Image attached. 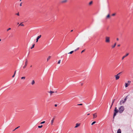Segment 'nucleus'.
Segmentation results:
<instances>
[{
  "label": "nucleus",
  "instance_id": "f257e3e1",
  "mask_svg": "<svg viewBox=\"0 0 133 133\" xmlns=\"http://www.w3.org/2000/svg\"><path fill=\"white\" fill-rule=\"evenodd\" d=\"M105 42L107 43H109L110 42V38L108 36H106L105 38Z\"/></svg>",
  "mask_w": 133,
  "mask_h": 133
},
{
  "label": "nucleus",
  "instance_id": "f03ea898",
  "mask_svg": "<svg viewBox=\"0 0 133 133\" xmlns=\"http://www.w3.org/2000/svg\"><path fill=\"white\" fill-rule=\"evenodd\" d=\"M124 110V107L123 106H121L119 109V111L120 113H121Z\"/></svg>",
  "mask_w": 133,
  "mask_h": 133
},
{
  "label": "nucleus",
  "instance_id": "7ed1b4c3",
  "mask_svg": "<svg viewBox=\"0 0 133 133\" xmlns=\"http://www.w3.org/2000/svg\"><path fill=\"white\" fill-rule=\"evenodd\" d=\"M118 111L119 110H118L117 109V108L115 107L114 109V114L113 118H114L115 116H116L117 113Z\"/></svg>",
  "mask_w": 133,
  "mask_h": 133
},
{
  "label": "nucleus",
  "instance_id": "20e7f679",
  "mask_svg": "<svg viewBox=\"0 0 133 133\" xmlns=\"http://www.w3.org/2000/svg\"><path fill=\"white\" fill-rule=\"evenodd\" d=\"M121 73V72H120L118 74H117V75H115V79L116 80H118L119 79V75Z\"/></svg>",
  "mask_w": 133,
  "mask_h": 133
},
{
  "label": "nucleus",
  "instance_id": "39448f33",
  "mask_svg": "<svg viewBox=\"0 0 133 133\" xmlns=\"http://www.w3.org/2000/svg\"><path fill=\"white\" fill-rule=\"evenodd\" d=\"M68 0H63L60 2V3L61 4L65 3L67 2Z\"/></svg>",
  "mask_w": 133,
  "mask_h": 133
},
{
  "label": "nucleus",
  "instance_id": "423d86ee",
  "mask_svg": "<svg viewBox=\"0 0 133 133\" xmlns=\"http://www.w3.org/2000/svg\"><path fill=\"white\" fill-rule=\"evenodd\" d=\"M93 118L94 119L96 118L97 117V113H95L93 114Z\"/></svg>",
  "mask_w": 133,
  "mask_h": 133
},
{
  "label": "nucleus",
  "instance_id": "0eeeda50",
  "mask_svg": "<svg viewBox=\"0 0 133 133\" xmlns=\"http://www.w3.org/2000/svg\"><path fill=\"white\" fill-rule=\"evenodd\" d=\"M126 100H127V99H126V98L124 99V101H123V100H122L121 102H120V105H121L122 104L121 102H122V103H124L125 102V101H126Z\"/></svg>",
  "mask_w": 133,
  "mask_h": 133
},
{
  "label": "nucleus",
  "instance_id": "6e6552de",
  "mask_svg": "<svg viewBox=\"0 0 133 133\" xmlns=\"http://www.w3.org/2000/svg\"><path fill=\"white\" fill-rule=\"evenodd\" d=\"M48 93H49L50 94V96H52V95L54 93V92L52 91H48Z\"/></svg>",
  "mask_w": 133,
  "mask_h": 133
},
{
  "label": "nucleus",
  "instance_id": "1a4fd4ad",
  "mask_svg": "<svg viewBox=\"0 0 133 133\" xmlns=\"http://www.w3.org/2000/svg\"><path fill=\"white\" fill-rule=\"evenodd\" d=\"M27 63H28L27 60H26V61L25 62V65L23 66V68L24 69L26 67V66L27 65Z\"/></svg>",
  "mask_w": 133,
  "mask_h": 133
},
{
  "label": "nucleus",
  "instance_id": "9d476101",
  "mask_svg": "<svg viewBox=\"0 0 133 133\" xmlns=\"http://www.w3.org/2000/svg\"><path fill=\"white\" fill-rule=\"evenodd\" d=\"M41 35H40L38 36L37 37V38H36V42H38V39L41 37Z\"/></svg>",
  "mask_w": 133,
  "mask_h": 133
},
{
  "label": "nucleus",
  "instance_id": "9b49d317",
  "mask_svg": "<svg viewBox=\"0 0 133 133\" xmlns=\"http://www.w3.org/2000/svg\"><path fill=\"white\" fill-rule=\"evenodd\" d=\"M80 123H76V125L75 127V128H77L78 127H79L80 126Z\"/></svg>",
  "mask_w": 133,
  "mask_h": 133
},
{
  "label": "nucleus",
  "instance_id": "f8f14e48",
  "mask_svg": "<svg viewBox=\"0 0 133 133\" xmlns=\"http://www.w3.org/2000/svg\"><path fill=\"white\" fill-rule=\"evenodd\" d=\"M129 53H127L126 55L124 56L122 58V60H123L124 59L125 57H126V56H127L128 55H129Z\"/></svg>",
  "mask_w": 133,
  "mask_h": 133
},
{
  "label": "nucleus",
  "instance_id": "ddd939ff",
  "mask_svg": "<svg viewBox=\"0 0 133 133\" xmlns=\"http://www.w3.org/2000/svg\"><path fill=\"white\" fill-rule=\"evenodd\" d=\"M129 85V84L127 83H125V87H127Z\"/></svg>",
  "mask_w": 133,
  "mask_h": 133
},
{
  "label": "nucleus",
  "instance_id": "4468645a",
  "mask_svg": "<svg viewBox=\"0 0 133 133\" xmlns=\"http://www.w3.org/2000/svg\"><path fill=\"white\" fill-rule=\"evenodd\" d=\"M54 118L52 120H51V125H53V123L54 122Z\"/></svg>",
  "mask_w": 133,
  "mask_h": 133
},
{
  "label": "nucleus",
  "instance_id": "2eb2a0df",
  "mask_svg": "<svg viewBox=\"0 0 133 133\" xmlns=\"http://www.w3.org/2000/svg\"><path fill=\"white\" fill-rule=\"evenodd\" d=\"M117 133H121V130L119 129L117 131Z\"/></svg>",
  "mask_w": 133,
  "mask_h": 133
},
{
  "label": "nucleus",
  "instance_id": "dca6fc26",
  "mask_svg": "<svg viewBox=\"0 0 133 133\" xmlns=\"http://www.w3.org/2000/svg\"><path fill=\"white\" fill-rule=\"evenodd\" d=\"M92 3H93V1H90L89 3V5H90L92 4Z\"/></svg>",
  "mask_w": 133,
  "mask_h": 133
},
{
  "label": "nucleus",
  "instance_id": "f3484780",
  "mask_svg": "<svg viewBox=\"0 0 133 133\" xmlns=\"http://www.w3.org/2000/svg\"><path fill=\"white\" fill-rule=\"evenodd\" d=\"M51 57L50 56H49V57L47 59V61H48L49 60V59L51 58Z\"/></svg>",
  "mask_w": 133,
  "mask_h": 133
},
{
  "label": "nucleus",
  "instance_id": "a211bd4d",
  "mask_svg": "<svg viewBox=\"0 0 133 133\" xmlns=\"http://www.w3.org/2000/svg\"><path fill=\"white\" fill-rule=\"evenodd\" d=\"M35 83V81L34 80H33L31 82V84L33 85Z\"/></svg>",
  "mask_w": 133,
  "mask_h": 133
},
{
  "label": "nucleus",
  "instance_id": "6ab92c4d",
  "mask_svg": "<svg viewBox=\"0 0 133 133\" xmlns=\"http://www.w3.org/2000/svg\"><path fill=\"white\" fill-rule=\"evenodd\" d=\"M116 43H115L114 45L112 46V48H114L115 47V46H116Z\"/></svg>",
  "mask_w": 133,
  "mask_h": 133
},
{
  "label": "nucleus",
  "instance_id": "aec40b11",
  "mask_svg": "<svg viewBox=\"0 0 133 133\" xmlns=\"http://www.w3.org/2000/svg\"><path fill=\"white\" fill-rule=\"evenodd\" d=\"M115 101V99H114L113 100V101H112V104H111V107H110V108H111V107H112V105H113V103H114V102Z\"/></svg>",
  "mask_w": 133,
  "mask_h": 133
},
{
  "label": "nucleus",
  "instance_id": "412c9836",
  "mask_svg": "<svg viewBox=\"0 0 133 133\" xmlns=\"http://www.w3.org/2000/svg\"><path fill=\"white\" fill-rule=\"evenodd\" d=\"M22 23H20L19 25V26H24V25L23 24H22Z\"/></svg>",
  "mask_w": 133,
  "mask_h": 133
},
{
  "label": "nucleus",
  "instance_id": "4be33fe9",
  "mask_svg": "<svg viewBox=\"0 0 133 133\" xmlns=\"http://www.w3.org/2000/svg\"><path fill=\"white\" fill-rule=\"evenodd\" d=\"M16 71L15 72H14V75H13L12 76V77L13 78L15 76V74H16Z\"/></svg>",
  "mask_w": 133,
  "mask_h": 133
},
{
  "label": "nucleus",
  "instance_id": "5701e85b",
  "mask_svg": "<svg viewBox=\"0 0 133 133\" xmlns=\"http://www.w3.org/2000/svg\"><path fill=\"white\" fill-rule=\"evenodd\" d=\"M110 17V16L109 14H108V15L107 16V18H109Z\"/></svg>",
  "mask_w": 133,
  "mask_h": 133
},
{
  "label": "nucleus",
  "instance_id": "b1692460",
  "mask_svg": "<svg viewBox=\"0 0 133 133\" xmlns=\"http://www.w3.org/2000/svg\"><path fill=\"white\" fill-rule=\"evenodd\" d=\"M96 122L95 121H94V122H93L92 123H91V125H93L94 124H95V123H96Z\"/></svg>",
  "mask_w": 133,
  "mask_h": 133
},
{
  "label": "nucleus",
  "instance_id": "393cba45",
  "mask_svg": "<svg viewBox=\"0 0 133 133\" xmlns=\"http://www.w3.org/2000/svg\"><path fill=\"white\" fill-rule=\"evenodd\" d=\"M74 51H72L70 52L68 54H72L73 52Z\"/></svg>",
  "mask_w": 133,
  "mask_h": 133
},
{
  "label": "nucleus",
  "instance_id": "a878e982",
  "mask_svg": "<svg viewBox=\"0 0 133 133\" xmlns=\"http://www.w3.org/2000/svg\"><path fill=\"white\" fill-rule=\"evenodd\" d=\"M25 77H23L21 78V79H25Z\"/></svg>",
  "mask_w": 133,
  "mask_h": 133
},
{
  "label": "nucleus",
  "instance_id": "bb28decb",
  "mask_svg": "<svg viewBox=\"0 0 133 133\" xmlns=\"http://www.w3.org/2000/svg\"><path fill=\"white\" fill-rule=\"evenodd\" d=\"M34 46H35V44H34L33 45H32V47L31 48V49H32L33 48H34Z\"/></svg>",
  "mask_w": 133,
  "mask_h": 133
},
{
  "label": "nucleus",
  "instance_id": "cd10ccee",
  "mask_svg": "<svg viewBox=\"0 0 133 133\" xmlns=\"http://www.w3.org/2000/svg\"><path fill=\"white\" fill-rule=\"evenodd\" d=\"M42 127V125H41V126H39L38 127L39 128H41Z\"/></svg>",
  "mask_w": 133,
  "mask_h": 133
},
{
  "label": "nucleus",
  "instance_id": "c85d7f7f",
  "mask_svg": "<svg viewBox=\"0 0 133 133\" xmlns=\"http://www.w3.org/2000/svg\"><path fill=\"white\" fill-rule=\"evenodd\" d=\"M45 121H43V122H41V124H43L44 123H45Z\"/></svg>",
  "mask_w": 133,
  "mask_h": 133
},
{
  "label": "nucleus",
  "instance_id": "c756f323",
  "mask_svg": "<svg viewBox=\"0 0 133 133\" xmlns=\"http://www.w3.org/2000/svg\"><path fill=\"white\" fill-rule=\"evenodd\" d=\"M79 49V48H77V49H75V51H76L77 50H78Z\"/></svg>",
  "mask_w": 133,
  "mask_h": 133
},
{
  "label": "nucleus",
  "instance_id": "7c9ffc66",
  "mask_svg": "<svg viewBox=\"0 0 133 133\" xmlns=\"http://www.w3.org/2000/svg\"><path fill=\"white\" fill-rule=\"evenodd\" d=\"M131 81H128V83L129 84H129H130L131 83Z\"/></svg>",
  "mask_w": 133,
  "mask_h": 133
},
{
  "label": "nucleus",
  "instance_id": "2f4dec72",
  "mask_svg": "<svg viewBox=\"0 0 133 133\" xmlns=\"http://www.w3.org/2000/svg\"><path fill=\"white\" fill-rule=\"evenodd\" d=\"M116 14L115 13H114L112 14V16H114Z\"/></svg>",
  "mask_w": 133,
  "mask_h": 133
},
{
  "label": "nucleus",
  "instance_id": "473e14b6",
  "mask_svg": "<svg viewBox=\"0 0 133 133\" xmlns=\"http://www.w3.org/2000/svg\"><path fill=\"white\" fill-rule=\"evenodd\" d=\"M19 127V126L18 127H17L16 128L15 130H14L13 131H15L16 129H18V128Z\"/></svg>",
  "mask_w": 133,
  "mask_h": 133
},
{
  "label": "nucleus",
  "instance_id": "72a5a7b5",
  "mask_svg": "<svg viewBox=\"0 0 133 133\" xmlns=\"http://www.w3.org/2000/svg\"><path fill=\"white\" fill-rule=\"evenodd\" d=\"M11 29V28H9L7 30V31H8L9 30H10Z\"/></svg>",
  "mask_w": 133,
  "mask_h": 133
},
{
  "label": "nucleus",
  "instance_id": "f704fd0d",
  "mask_svg": "<svg viewBox=\"0 0 133 133\" xmlns=\"http://www.w3.org/2000/svg\"><path fill=\"white\" fill-rule=\"evenodd\" d=\"M85 50H82V52H81V53H82V52H84V51H85Z\"/></svg>",
  "mask_w": 133,
  "mask_h": 133
},
{
  "label": "nucleus",
  "instance_id": "c9c22d12",
  "mask_svg": "<svg viewBox=\"0 0 133 133\" xmlns=\"http://www.w3.org/2000/svg\"><path fill=\"white\" fill-rule=\"evenodd\" d=\"M16 15L18 16H19V13H18L16 14Z\"/></svg>",
  "mask_w": 133,
  "mask_h": 133
},
{
  "label": "nucleus",
  "instance_id": "e433bc0d",
  "mask_svg": "<svg viewBox=\"0 0 133 133\" xmlns=\"http://www.w3.org/2000/svg\"><path fill=\"white\" fill-rule=\"evenodd\" d=\"M82 105V104H78V105Z\"/></svg>",
  "mask_w": 133,
  "mask_h": 133
},
{
  "label": "nucleus",
  "instance_id": "4c0bfd02",
  "mask_svg": "<svg viewBox=\"0 0 133 133\" xmlns=\"http://www.w3.org/2000/svg\"><path fill=\"white\" fill-rule=\"evenodd\" d=\"M22 3H20V6H22Z\"/></svg>",
  "mask_w": 133,
  "mask_h": 133
},
{
  "label": "nucleus",
  "instance_id": "58836bf2",
  "mask_svg": "<svg viewBox=\"0 0 133 133\" xmlns=\"http://www.w3.org/2000/svg\"><path fill=\"white\" fill-rule=\"evenodd\" d=\"M57 104H55V106L56 107H57Z\"/></svg>",
  "mask_w": 133,
  "mask_h": 133
},
{
  "label": "nucleus",
  "instance_id": "ea45409f",
  "mask_svg": "<svg viewBox=\"0 0 133 133\" xmlns=\"http://www.w3.org/2000/svg\"><path fill=\"white\" fill-rule=\"evenodd\" d=\"M60 61H61V60H60L59 61V64L60 63Z\"/></svg>",
  "mask_w": 133,
  "mask_h": 133
},
{
  "label": "nucleus",
  "instance_id": "a19ab883",
  "mask_svg": "<svg viewBox=\"0 0 133 133\" xmlns=\"http://www.w3.org/2000/svg\"><path fill=\"white\" fill-rule=\"evenodd\" d=\"M116 39H117V41L119 40V39L118 38H117Z\"/></svg>",
  "mask_w": 133,
  "mask_h": 133
},
{
  "label": "nucleus",
  "instance_id": "79ce46f5",
  "mask_svg": "<svg viewBox=\"0 0 133 133\" xmlns=\"http://www.w3.org/2000/svg\"><path fill=\"white\" fill-rule=\"evenodd\" d=\"M120 46V45L119 44V45H117V46Z\"/></svg>",
  "mask_w": 133,
  "mask_h": 133
},
{
  "label": "nucleus",
  "instance_id": "37998d69",
  "mask_svg": "<svg viewBox=\"0 0 133 133\" xmlns=\"http://www.w3.org/2000/svg\"><path fill=\"white\" fill-rule=\"evenodd\" d=\"M90 115V114H87V115Z\"/></svg>",
  "mask_w": 133,
  "mask_h": 133
},
{
  "label": "nucleus",
  "instance_id": "c03bdc74",
  "mask_svg": "<svg viewBox=\"0 0 133 133\" xmlns=\"http://www.w3.org/2000/svg\"><path fill=\"white\" fill-rule=\"evenodd\" d=\"M72 31H73V30H71V32H72Z\"/></svg>",
  "mask_w": 133,
  "mask_h": 133
},
{
  "label": "nucleus",
  "instance_id": "a18cd8bd",
  "mask_svg": "<svg viewBox=\"0 0 133 133\" xmlns=\"http://www.w3.org/2000/svg\"><path fill=\"white\" fill-rule=\"evenodd\" d=\"M1 41V39H0V42Z\"/></svg>",
  "mask_w": 133,
  "mask_h": 133
},
{
  "label": "nucleus",
  "instance_id": "49530a36",
  "mask_svg": "<svg viewBox=\"0 0 133 133\" xmlns=\"http://www.w3.org/2000/svg\"><path fill=\"white\" fill-rule=\"evenodd\" d=\"M32 67V65H31V67Z\"/></svg>",
  "mask_w": 133,
  "mask_h": 133
}]
</instances>
